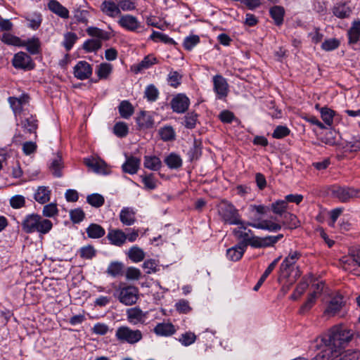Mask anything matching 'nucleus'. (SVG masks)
Returning a JSON list of instances; mask_svg holds the SVG:
<instances>
[{
    "label": "nucleus",
    "instance_id": "obj_1",
    "mask_svg": "<svg viewBox=\"0 0 360 360\" xmlns=\"http://www.w3.org/2000/svg\"><path fill=\"white\" fill-rule=\"evenodd\" d=\"M22 229L27 233L38 232L46 234L52 229L53 224L49 219H44L39 214L27 215L22 221Z\"/></svg>",
    "mask_w": 360,
    "mask_h": 360
},
{
    "label": "nucleus",
    "instance_id": "obj_2",
    "mask_svg": "<svg viewBox=\"0 0 360 360\" xmlns=\"http://www.w3.org/2000/svg\"><path fill=\"white\" fill-rule=\"evenodd\" d=\"M247 223L243 221V225L233 230V233L238 240H241L239 245H245V248L250 245L254 248H262V238L256 236L250 229H247Z\"/></svg>",
    "mask_w": 360,
    "mask_h": 360
},
{
    "label": "nucleus",
    "instance_id": "obj_3",
    "mask_svg": "<svg viewBox=\"0 0 360 360\" xmlns=\"http://www.w3.org/2000/svg\"><path fill=\"white\" fill-rule=\"evenodd\" d=\"M218 214L221 219L226 224L232 225H243V221L240 219L238 210L233 204L222 200L217 205Z\"/></svg>",
    "mask_w": 360,
    "mask_h": 360
},
{
    "label": "nucleus",
    "instance_id": "obj_4",
    "mask_svg": "<svg viewBox=\"0 0 360 360\" xmlns=\"http://www.w3.org/2000/svg\"><path fill=\"white\" fill-rule=\"evenodd\" d=\"M353 338V332L345 328H335L329 335L328 345L335 350L344 347Z\"/></svg>",
    "mask_w": 360,
    "mask_h": 360
},
{
    "label": "nucleus",
    "instance_id": "obj_5",
    "mask_svg": "<svg viewBox=\"0 0 360 360\" xmlns=\"http://www.w3.org/2000/svg\"><path fill=\"white\" fill-rule=\"evenodd\" d=\"M115 337L121 342L134 345L142 339L143 335L139 330H132L128 326H120L116 330Z\"/></svg>",
    "mask_w": 360,
    "mask_h": 360
},
{
    "label": "nucleus",
    "instance_id": "obj_6",
    "mask_svg": "<svg viewBox=\"0 0 360 360\" xmlns=\"http://www.w3.org/2000/svg\"><path fill=\"white\" fill-rule=\"evenodd\" d=\"M118 300L124 305H132L136 302L139 298V290L131 285L120 286L115 295Z\"/></svg>",
    "mask_w": 360,
    "mask_h": 360
},
{
    "label": "nucleus",
    "instance_id": "obj_7",
    "mask_svg": "<svg viewBox=\"0 0 360 360\" xmlns=\"http://www.w3.org/2000/svg\"><path fill=\"white\" fill-rule=\"evenodd\" d=\"M333 197L342 202H347L355 198H360V189L353 187L334 186L331 191Z\"/></svg>",
    "mask_w": 360,
    "mask_h": 360
},
{
    "label": "nucleus",
    "instance_id": "obj_8",
    "mask_svg": "<svg viewBox=\"0 0 360 360\" xmlns=\"http://www.w3.org/2000/svg\"><path fill=\"white\" fill-rule=\"evenodd\" d=\"M345 305L344 297L340 294H336L330 298L323 311V315L328 317L336 316L340 314Z\"/></svg>",
    "mask_w": 360,
    "mask_h": 360
},
{
    "label": "nucleus",
    "instance_id": "obj_9",
    "mask_svg": "<svg viewBox=\"0 0 360 360\" xmlns=\"http://www.w3.org/2000/svg\"><path fill=\"white\" fill-rule=\"evenodd\" d=\"M12 64L17 69L25 70H32L34 68V64L31 57L22 51L18 52L14 55Z\"/></svg>",
    "mask_w": 360,
    "mask_h": 360
},
{
    "label": "nucleus",
    "instance_id": "obj_10",
    "mask_svg": "<svg viewBox=\"0 0 360 360\" xmlns=\"http://www.w3.org/2000/svg\"><path fill=\"white\" fill-rule=\"evenodd\" d=\"M214 91L219 99L226 97L229 92V84L225 78L220 75L213 77Z\"/></svg>",
    "mask_w": 360,
    "mask_h": 360
},
{
    "label": "nucleus",
    "instance_id": "obj_11",
    "mask_svg": "<svg viewBox=\"0 0 360 360\" xmlns=\"http://www.w3.org/2000/svg\"><path fill=\"white\" fill-rule=\"evenodd\" d=\"M84 165L97 174H107L109 173V169L106 163L101 159L93 158H85Z\"/></svg>",
    "mask_w": 360,
    "mask_h": 360
},
{
    "label": "nucleus",
    "instance_id": "obj_12",
    "mask_svg": "<svg viewBox=\"0 0 360 360\" xmlns=\"http://www.w3.org/2000/svg\"><path fill=\"white\" fill-rule=\"evenodd\" d=\"M92 75V68L86 61H79L74 68V75L76 78L84 80Z\"/></svg>",
    "mask_w": 360,
    "mask_h": 360
},
{
    "label": "nucleus",
    "instance_id": "obj_13",
    "mask_svg": "<svg viewBox=\"0 0 360 360\" xmlns=\"http://www.w3.org/2000/svg\"><path fill=\"white\" fill-rule=\"evenodd\" d=\"M190 104L189 98L184 94H178L171 101L173 111L183 113L187 110Z\"/></svg>",
    "mask_w": 360,
    "mask_h": 360
},
{
    "label": "nucleus",
    "instance_id": "obj_14",
    "mask_svg": "<svg viewBox=\"0 0 360 360\" xmlns=\"http://www.w3.org/2000/svg\"><path fill=\"white\" fill-rule=\"evenodd\" d=\"M340 262L346 271H354L356 266L360 267V251L343 257Z\"/></svg>",
    "mask_w": 360,
    "mask_h": 360
},
{
    "label": "nucleus",
    "instance_id": "obj_15",
    "mask_svg": "<svg viewBox=\"0 0 360 360\" xmlns=\"http://www.w3.org/2000/svg\"><path fill=\"white\" fill-rule=\"evenodd\" d=\"M300 253L297 251H290L288 256L285 258L280 266V271L284 276L289 275V269L296 263L300 257Z\"/></svg>",
    "mask_w": 360,
    "mask_h": 360
},
{
    "label": "nucleus",
    "instance_id": "obj_16",
    "mask_svg": "<svg viewBox=\"0 0 360 360\" xmlns=\"http://www.w3.org/2000/svg\"><path fill=\"white\" fill-rule=\"evenodd\" d=\"M29 102V96L27 95H22L19 98L9 97L8 103L12 108L14 114L17 115L20 114L23 107Z\"/></svg>",
    "mask_w": 360,
    "mask_h": 360
},
{
    "label": "nucleus",
    "instance_id": "obj_17",
    "mask_svg": "<svg viewBox=\"0 0 360 360\" xmlns=\"http://www.w3.org/2000/svg\"><path fill=\"white\" fill-rule=\"evenodd\" d=\"M101 11L106 15L115 18L120 14V8L118 3L116 4L112 0L104 1L101 5Z\"/></svg>",
    "mask_w": 360,
    "mask_h": 360
},
{
    "label": "nucleus",
    "instance_id": "obj_18",
    "mask_svg": "<svg viewBox=\"0 0 360 360\" xmlns=\"http://www.w3.org/2000/svg\"><path fill=\"white\" fill-rule=\"evenodd\" d=\"M247 225L255 229L268 230L276 232L281 229V225L270 220H263L260 222H247Z\"/></svg>",
    "mask_w": 360,
    "mask_h": 360
},
{
    "label": "nucleus",
    "instance_id": "obj_19",
    "mask_svg": "<svg viewBox=\"0 0 360 360\" xmlns=\"http://www.w3.org/2000/svg\"><path fill=\"white\" fill-rule=\"evenodd\" d=\"M107 238L112 245L116 246H122L127 240L125 233L120 229L109 230Z\"/></svg>",
    "mask_w": 360,
    "mask_h": 360
},
{
    "label": "nucleus",
    "instance_id": "obj_20",
    "mask_svg": "<svg viewBox=\"0 0 360 360\" xmlns=\"http://www.w3.org/2000/svg\"><path fill=\"white\" fill-rule=\"evenodd\" d=\"M63 167L62 157L59 153L53 154L50 160L49 168L52 174L56 177L62 176L61 169Z\"/></svg>",
    "mask_w": 360,
    "mask_h": 360
},
{
    "label": "nucleus",
    "instance_id": "obj_21",
    "mask_svg": "<svg viewBox=\"0 0 360 360\" xmlns=\"http://www.w3.org/2000/svg\"><path fill=\"white\" fill-rule=\"evenodd\" d=\"M120 220L125 226H131L136 221V212L132 207H124L120 213Z\"/></svg>",
    "mask_w": 360,
    "mask_h": 360
},
{
    "label": "nucleus",
    "instance_id": "obj_22",
    "mask_svg": "<svg viewBox=\"0 0 360 360\" xmlns=\"http://www.w3.org/2000/svg\"><path fill=\"white\" fill-rule=\"evenodd\" d=\"M48 8L52 13L62 18H69V11L56 0H50L48 3Z\"/></svg>",
    "mask_w": 360,
    "mask_h": 360
},
{
    "label": "nucleus",
    "instance_id": "obj_23",
    "mask_svg": "<svg viewBox=\"0 0 360 360\" xmlns=\"http://www.w3.org/2000/svg\"><path fill=\"white\" fill-rule=\"evenodd\" d=\"M127 316L129 322L132 324L144 322L146 314L139 308L134 307L127 310Z\"/></svg>",
    "mask_w": 360,
    "mask_h": 360
},
{
    "label": "nucleus",
    "instance_id": "obj_24",
    "mask_svg": "<svg viewBox=\"0 0 360 360\" xmlns=\"http://www.w3.org/2000/svg\"><path fill=\"white\" fill-rule=\"evenodd\" d=\"M119 23L122 27L130 31H135L140 27V23L137 18L131 15L122 16L119 20Z\"/></svg>",
    "mask_w": 360,
    "mask_h": 360
},
{
    "label": "nucleus",
    "instance_id": "obj_25",
    "mask_svg": "<svg viewBox=\"0 0 360 360\" xmlns=\"http://www.w3.org/2000/svg\"><path fill=\"white\" fill-rule=\"evenodd\" d=\"M141 164V160L136 157L127 158L122 168L124 172L134 174L137 172Z\"/></svg>",
    "mask_w": 360,
    "mask_h": 360
},
{
    "label": "nucleus",
    "instance_id": "obj_26",
    "mask_svg": "<svg viewBox=\"0 0 360 360\" xmlns=\"http://www.w3.org/2000/svg\"><path fill=\"white\" fill-rule=\"evenodd\" d=\"M245 250V245L238 244L227 250L226 256L229 260L236 262L241 259Z\"/></svg>",
    "mask_w": 360,
    "mask_h": 360
},
{
    "label": "nucleus",
    "instance_id": "obj_27",
    "mask_svg": "<svg viewBox=\"0 0 360 360\" xmlns=\"http://www.w3.org/2000/svg\"><path fill=\"white\" fill-rule=\"evenodd\" d=\"M347 35L350 45H354L359 41L360 37V20H356L352 22L351 27L347 32Z\"/></svg>",
    "mask_w": 360,
    "mask_h": 360
},
{
    "label": "nucleus",
    "instance_id": "obj_28",
    "mask_svg": "<svg viewBox=\"0 0 360 360\" xmlns=\"http://www.w3.org/2000/svg\"><path fill=\"white\" fill-rule=\"evenodd\" d=\"M136 122L141 129H149L154 126V121L150 113L142 111L136 117Z\"/></svg>",
    "mask_w": 360,
    "mask_h": 360
},
{
    "label": "nucleus",
    "instance_id": "obj_29",
    "mask_svg": "<svg viewBox=\"0 0 360 360\" xmlns=\"http://www.w3.org/2000/svg\"><path fill=\"white\" fill-rule=\"evenodd\" d=\"M174 326L170 323H158L154 328L156 335L160 336H169L175 333Z\"/></svg>",
    "mask_w": 360,
    "mask_h": 360
},
{
    "label": "nucleus",
    "instance_id": "obj_30",
    "mask_svg": "<svg viewBox=\"0 0 360 360\" xmlns=\"http://www.w3.org/2000/svg\"><path fill=\"white\" fill-rule=\"evenodd\" d=\"M143 165L150 170L158 171L162 167V162L155 155H146L144 156Z\"/></svg>",
    "mask_w": 360,
    "mask_h": 360
},
{
    "label": "nucleus",
    "instance_id": "obj_31",
    "mask_svg": "<svg viewBox=\"0 0 360 360\" xmlns=\"http://www.w3.org/2000/svg\"><path fill=\"white\" fill-rule=\"evenodd\" d=\"M271 17L274 19L276 25H281L283 22L285 10L280 6H274L269 11Z\"/></svg>",
    "mask_w": 360,
    "mask_h": 360
},
{
    "label": "nucleus",
    "instance_id": "obj_32",
    "mask_svg": "<svg viewBox=\"0 0 360 360\" xmlns=\"http://www.w3.org/2000/svg\"><path fill=\"white\" fill-rule=\"evenodd\" d=\"M352 12L351 8L346 4H338L333 7V14L339 18H347Z\"/></svg>",
    "mask_w": 360,
    "mask_h": 360
},
{
    "label": "nucleus",
    "instance_id": "obj_33",
    "mask_svg": "<svg viewBox=\"0 0 360 360\" xmlns=\"http://www.w3.org/2000/svg\"><path fill=\"white\" fill-rule=\"evenodd\" d=\"M86 33L91 37H96V39H99L101 41V40H108L110 38L109 32L96 27H88L86 29Z\"/></svg>",
    "mask_w": 360,
    "mask_h": 360
},
{
    "label": "nucleus",
    "instance_id": "obj_34",
    "mask_svg": "<svg viewBox=\"0 0 360 360\" xmlns=\"http://www.w3.org/2000/svg\"><path fill=\"white\" fill-rule=\"evenodd\" d=\"M51 191L46 186H39L34 194V199L41 204H44L50 200Z\"/></svg>",
    "mask_w": 360,
    "mask_h": 360
},
{
    "label": "nucleus",
    "instance_id": "obj_35",
    "mask_svg": "<svg viewBox=\"0 0 360 360\" xmlns=\"http://www.w3.org/2000/svg\"><path fill=\"white\" fill-rule=\"evenodd\" d=\"M0 39L3 43L10 46L22 47L23 45L22 40L18 37L14 36L8 32L4 33L1 37H0Z\"/></svg>",
    "mask_w": 360,
    "mask_h": 360
},
{
    "label": "nucleus",
    "instance_id": "obj_36",
    "mask_svg": "<svg viewBox=\"0 0 360 360\" xmlns=\"http://www.w3.org/2000/svg\"><path fill=\"white\" fill-rule=\"evenodd\" d=\"M22 46H26L27 50L31 53V54H37L40 51V41L39 39L37 37H33L30 39H28L27 41H22Z\"/></svg>",
    "mask_w": 360,
    "mask_h": 360
},
{
    "label": "nucleus",
    "instance_id": "obj_37",
    "mask_svg": "<svg viewBox=\"0 0 360 360\" xmlns=\"http://www.w3.org/2000/svg\"><path fill=\"white\" fill-rule=\"evenodd\" d=\"M86 233L88 236L91 238H100L105 235V231L101 226L96 224H91L86 229Z\"/></svg>",
    "mask_w": 360,
    "mask_h": 360
},
{
    "label": "nucleus",
    "instance_id": "obj_38",
    "mask_svg": "<svg viewBox=\"0 0 360 360\" xmlns=\"http://www.w3.org/2000/svg\"><path fill=\"white\" fill-rule=\"evenodd\" d=\"M165 162L170 169H178L182 165V159L176 153H170L165 159Z\"/></svg>",
    "mask_w": 360,
    "mask_h": 360
},
{
    "label": "nucleus",
    "instance_id": "obj_39",
    "mask_svg": "<svg viewBox=\"0 0 360 360\" xmlns=\"http://www.w3.org/2000/svg\"><path fill=\"white\" fill-rule=\"evenodd\" d=\"M288 204L285 200H278L271 205L272 212L281 217H283L287 213Z\"/></svg>",
    "mask_w": 360,
    "mask_h": 360
},
{
    "label": "nucleus",
    "instance_id": "obj_40",
    "mask_svg": "<svg viewBox=\"0 0 360 360\" xmlns=\"http://www.w3.org/2000/svg\"><path fill=\"white\" fill-rule=\"evenodd\" d=\"M282 224L288 229H293L299 226V221L295 214L288 212L283 217Z\"/></svg>",
    "mask_w": 360,
    "mask_h": 360
},
{
    "label": "nucleus",
    "instance_id": "obj_41",
    "mask_svg": "<svg viewBox=\"0 0 360 360\" xmlns=\"http://www.w3.org/2000/svg\"><path fill=\"white\" fill-rule=\"evenodd\" d=\"M128 257L134 262H139L144 259L145 252L141 248L133 246L128 252Z\"/></svg>",
    "mask_w": 360,
    "mask_h": 360
},
{
    "label": "nucleus",
    "instance_id": "obj_42",
    "mask_svg": "<svg viewBox=\"0 0 360 360\" xmlns=\"http://www.w3.org/2000/svg\"><path fill=\"white\" fill-rule=\"evenodd\" d=\"M134 108L128 101H123L119 105V112L122 117L127 119L134 113Z\"/></svg>",
    "mask_w": 360,
    "mask_h": 360
},
{
    "label": "nucleus",
    "instance_id": "obj_43",
    "mask_svg": "<svg viewBox=\"0 0 360 360\" xmlns=\"http://www.w3.org/2000/svg\"><path fill=\"white\" fill-rule=\"evenodd\" d=\"M159 96V91L154 84L146 86L144 91V97L149 102H155Z\"/></svg>",
    "mask_w": 360,
    "mask_h": 360
},
{
    "label": "nucleus",
    "instance_id": "obj_44",
    "mask_svg": "<svg viewBox=\"0 0 360 360\" xmlns=\"http://www.w3.org/2000/svg\"><path fill=\"white\" fill-rule=\"evenodd\" d=\"M102 43L99 39H91L84 41L82 47L86 52H94L100 49Z\"/></svg>",
    "mask_w": 360,
    "mask_h": 360
},
{
    "label": "nucleus",
    "instance_id": "obj_45",
    "mask_svg": "<svg viewBox=\"0 0 360 360\" xmlns=\"http://www.w3.org/2000/svg\"><path fill=\"white\" fill-rule=\"evenodd\" d=\"M112 65L106 63L100 64L96 70V74L99 79H106L112 72Z\"/></svg>",
    "mask_w": 360,
    "mask_h": 360
},
{
    "label": "nucleus",
    "instance_id": "obj_46",
    "mask_svg": "<svg viewBox=\"0 0 360 360\" xmlns=\"http://www.w3.org/2000/svg\"><path fill=\"white\" fill-rule=\"evenodd\" d=\"M123 270V265L122 263L118 262H111L108 269L107 274L112 277H116L120 275H122Z\"/></svg>",
    "mask_w": 360,
    "mask_h": 360
},
{
    "label": "nucleus",
    "instance_id": "obj_47",
    "mask_svg": "<svg viewBox=\"0 0 360 360\" xmlns=\"http://www.w3.org/2000/svg\"><path fill=\"white\" fill-rule=\"evenodd\" d=\"M321 117L326 124L331 126L333 122L335 112L328 108H322L320 110Z\"/></svg>",
    "mask_w": 360,
    "mask_h": 360
},
{
    "label": "nucleus",
    "instance_id": "obj_48",
    "mask_svg": "<svg viewBox=\"0 0 360 360\" xmlns=\"http://www.w3.org/2000/svg\"><path fill=\"white\" fill-rule=\"evenodd\" d=\"M78 37L77 35L72 32H68L65 34L64 35V41H63V46L65 48L67 51H70L76 41L77 40Z\"/></svg>",
    "mask_w": 360,
    "mask_h": 360
},
{
    "label": "nucleus",
    "instance_id": "obj_49",
    "mask_svg": "<svg viewBox=\"0 0 360 360\" xmlns=\"http://www.w3.org/2000/svg\"><path fill=\"white\" fill-rule=\"evenodd\" d=\"M86 200L89 204L95 207H101L105 202L103 196L98 193H94L88 195Z\"/></svg>",
    "mask_w": 360,
    "mask_h": 360
},
{
    "label": "nucleus",
    "instance_id": "obj_50",
    "mask_svg": "<svg viewBox=\"0 0 360 360\" xmlns=\"http://www.w3.org/2000/svg\"><path fill=\"white\" fill-rule=\"evenodd\" d=\"M317 297L316 293H310L307 301L300 307V314H305L309 311L315 304Z\"/></svg>",
    "mask_w": 360,
    "mask_h": 360
},
{
    "label": "nucleus",
    "instance_id": "obj_51",
    "mask_svg": "<svg viewBox=\"0 0 360 360\" xmlns=\"http://www.w3.org/2000/svg\"><path fill=\"white\" fill-rule=\"evenodd\" d=\"M161 139L165 141L174 139L175 132L172 127H165L159 130Z\"/></svg>",
    "mask_w": 360,
    "mask_h": 360
},
{
    "label": "nucleus",
    "instance_id": "obj_52",
    "mask_svg": "<svg viewBox=\"0 0 360 360\" xmlns=\"http://www.w3.org/2000/svg\"><path fill=\"white\" fill-rule=\"evenodd\" d=\"M150 38L154 41H162L165 44H175L173 39L169 37L167 35L165 34L154 30L153 31V33L150 35Z\"/></svg>",
    "mask_w": 360,
    "mask_h": 360
},
{
    "label": "nucleus",
    "instance_id": "obj_53",
    "mask_svg": "<svg viewBox=\"0 0 360 360\" xmlns=\"http://www.w3.org/2000/svg\"><path fill=\"white\" fill-rule=\"evenodd\" d=\"M198 120V115L194 112L187 113L184 117V125L188 129L195 127Z\"/></svg>",
    "mask_w": 360,
    "mask_h": 360
},
{
    "label": "nucleus",
    "instance_id": "obj_54",
    "mask_svg": "<svg viewBox=\"0 0 360 360\" xmlns=\"http://www.w3.org/2000/svg\"><path fill=\"white\" fill-rule=\"evenodd\" d=\"M339 46L340 41L337 39L332 38L325 40L321 44V48L326 51H330L338 49Z\"/></svg>",
    "mask_w": 360,
    "mask_h": 360
},
{
    "label": "nucleus",
    "instance_id": "obj_55",
    "mask_svg": "<svg viewBox=\"0 0 360 360\" xmlns=\"http://www.w3.org/2000/svg\"><path fill=\"white\" fill-rule=\"evenodd\" d=\"M143 268L146 270V272L148 274L155 273L158 270V261L155 259L146 260L143 264Z\"/></svg>",
    "mask_w": 360,
    "mask_h": 360
},
{
    "label": "nucleus",
    "instance_id": "obj_56",
    "mask_svg": "<svg viewBox=\"0 0 360 360\" xmlns=\"http://www.w3.org/2000/svg\"><path fill=\"white\" fill-rule=\"evenodd\" d=\"M142 182L144 184V187L146 189L153 190L156 188V181L153 174L148 175L142 176Z\"/></svg>",
    "mask_w": 360,
    "mask_h": 360
},
{
    "label": "nucleus",
    "instance_id": "obj_57",
    "mask_svg": "<svg viewBox=\"0 0 360 360\" xmlns=\"http://www.w3.org/2000/svg\"><path fill=\"white\" fill-rule=\"evenodd\" d=\"M196 340L195 335L192 332H186L182 334L179 338V342L184 346H189L193 344Z\"/></svg>",
    "mask_w": 360,
    "mask_h": 360
},
{
    "label": "nucleus",
    "instance_id": "obj_58",
    "mask_svg": "<svg viewBox=\"0 0 360 360\" xmlns=\"http://www.w3.org/2000/svg\"><path fill=\"white\" fill-rule=\"evenodd\" d=\"M25 205V199L21 195H15L11 198L10 205L14 209H20Z\"/></svg>",
    "mask_w": 360,
    "mask_h": 360
},
{
    "label": "nucleus",
    "instance_id": "obj_59",
    "mask_svg": "<svg viewBox=\"0 0 360 360\" xmlns=\"http://www.w3.org/2000/svg\"><path fill=\"white\" fill-rule=\"evenodd\" d=\"M37 120L33 117H30L25 119L22 122V125L23 128L27 129L30 133L34 132L37 128Z\"/></svg>",
    "mask_w": 360,
    "mask_h": 360
},
{
    "label": "nucleus",
    "instance_id": "obj_60",
    "mask_svg": "<svg viewBox=\"0 0 360 360\" xmlns=\"http://www.w3.org/2000/svg\"><path fill=\"white\" fill-rule=\"evenodd\" d=\"M283 237V234H278L275 236H269L262 238V248L273 246L279 240H281Z\"/></svg>",
    "mask_w": 360,
    "mask_h": 360
},
{
    "label": "nucleus",
    "instance_id": "obj_61",
    "mask_svg": "<svg viewBox=\"0 0 360 360\" xmlns=\"http://www.w3.org/2000/svg\"><path fill=\"white\" fill-rule=\"evenodd\" d=\"M157 63L156 58L153 55L146 56L143 60L138 65V70L147 69L152 65Z\"/></svg>",
    "mask_w": 360,
    "mask_h": 360
},
{
    "label": "nucleus",
    "instance_id": "obj_62",
    "mask_svg": "<svg viewBox=\"0 0 360 360\" xmlns=\"http://www.w3.org/2000/svg\"><path fill=\"white\" fill-rule=\"evenodd\" d=\"M181 75L176 71L170 72L168 75V82L170 86L177 87L181 84Z\"/></svg>",
    "mask_w": 360,
    "mask_h": 360
},
{
    "label": "nucleus",
    "instance_id": "obj_63",
    "mask_svg": "<svg viewBox=\"0 0 360 360\" xmlns=\"http://www.w3.org/2000/svg\"><path fill=\"white\" fill-rule=\"evenodd\" d=\"M89 12L84 10L77 9L75 11L74 18L78 22L83 23L84 25H87L89 22L88 20Z\"/></svg>",
    "mask_w": 360,
    "mask_h": 360
},
{
    "label": "nucleus",
    "instance_id": "obj_64",
    "mask_svg": "<svg viewBox=\"0 0 360 360\" xmlns=\"http://www.w3.org/2000/svg\"><path fill=\"white\" fill-rule=\"evenodd\" d=\"M309 284L306 281L300 282L291 295L292 300H297L307 289Z\"/></svg>",
    "mask_w": 360,
    "mask_h": 360
}]
</instances>
